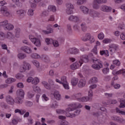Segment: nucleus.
Instances as JSON below:
<instances>
[{
	"label": "nucleus",
	"mask_w": 125,
	"mask_h": 125,
	"mask_svg": "<svg viewBox=\"0 0 125 125\" xmlns=\"http://www.w3.org/2000/svg\"><path fill=\"white\" fill-rule=\"evenodd\" d=\"M93 62L95 63V64L92 65V68L95 69V70H100L101 68H103V65L102 64V62L100 61V60L96 59H92Z\"/></svg>",
	"instance_id": "f257e3e1"
},
{
	"label": "nucleus",
	"mask_w": 125,
	"mask_h": 125,
	"mask_svg": "<svg viewBox=\"0 0 125 125\" xmlns=\"http://www.w3.org/2000/svg\"><path fill=\"white\" fill-rule=\"evenodd\" d=\"M23 99H24V95H17L14 100L15 103H16V104H18L19 105H21V104L23 103Z\"/></svg>",
	"instance_id": "f03ea898"
},
{
	"label": "nucleus",
	"mask_w": 125,
	"mask_h": 125,
	"mask_svg": "<svg viewBox=\"0 0 125 125\" xmlns=\"http://www.w3.org/2000/svg\"><path fill=\"white\" fill-rule=\"evenodd\" d=\"M31 68V65L30 64L26 62H23V64L22 65L21 67V73H24V72H26V70H30V68Z\"/></svg>",
	"instance_id": "7ed1b4c3"
},
{
	"label": "nucleus",
	"mask_w": 125,
	"mask_h": 125,
	"mask_svg": "<svg viewBox=\"0 0 125 125\" xmlns=\"http://www.w3.org/2000/svg\"><path fill=\"white\" fill-rule=\"evenodd\" d=\"M88 61H89V59H88V56L84 55L80 57L79 64H80V66H82L83 63H87L88 62Z\"/></svg>",
	"instance_id": "20e7f679"
},
{
	"label": "nucleus",
	"mask_w": 125,
	"mask_h": 125,
	"mask_svg": "<svg viewBox=\"0 0 125 125\" xmlns=\"http://www.w3.org/2000/svg\"><path fill=\"white\" fill-rule=\"evenodd\" d=\"M0 12L4 16H5L6 17H7L10 15V13H9V11H8V9L6 7H1Z\"/></svg>",
	"instance_id": "39448f33"
},
{
	"label": "nucleus",
	"mask_w": 125,
	"mask_h": 125,
	"mask_svg": "<svg viewBox=\"0 0 125 125\" xmlns=\"http://www.w3.org/2000/svg\"><path fill=\"white\" fill-rule=\"evenodd\" d=\"M92 94L88 95V97H84L81 98H77L79 101H82L83 102H86L87 101H89V100L92 99Z\"/></svg>",
	"instance_id": "423d86ee"
},
{
	"label": "nucleus",
	"mask_w": 125,
	"mask_h": 125,
	"mask_svg": "<svg viewBox=\"0 0 125 125\" xmlns=\"http://www.w3.org/2000/svg\"><path fill=\"white\" fill-rule=\"evenodd\" d=\"M32 42L36 45V46H37V47H40L41 46V40H40L38 38H33L32 40H31Z\"/></svg>",
	"instance_id": "0eeeda50"
},
{
	"label": "nucleus",
	"mask_w": 125,
	"mask_h": 125,
	"mask_svg": "<svg viewBox=\"0 0 125 125\" xmlns=\"http://www.w3.org/2000/svg\"><path fill=\"white\" fill-rule=\"evenodd\" d=\"M68 20L73 22H79L80 21V18L77 16L71 15L68 18Z\"/></svg>",
	"instance_id": "6e6552de"
},
{
	"label": "nucleus",
	"mask_w": 125,
	"mask_h": 125,
	"mask_svg": "<svg viewBox=\"0 0 125 125\" xmlns=\"http://www.w3.org/2000/svg\"><path fill=\"white\" fill-rule=\"evenodd\" d=\"M101 10H102V11H104V12H109V11L112 10V8L107 5H103L101 7Z\"/></svg>",
	"instance_id": "1a4fd4ad"
},
{
	"label": "nucleus",
	"mask_w": 125,
	"mask_h": 125,
	"mask_svg": "<svg viewBox=\"0 0 125 125\" xmlns=\"http://www.w3.org/2000/svg\"><path fill=\"white\" fill-rule=\"evenodd\" d=\"M21 49L22 51H24L25 53L27 54H30L32 52V49L28 46H23L21 47Z\"/></svg>",
	"instance_id": "9d476101"
},
{
	"label": "nucleus",
	"mask_w": 125,
	"mask_h": 125,
	"mask_svg": "<svg viewBox=\"0 0 125 125\" xmlns=\"http://www.w3.org/2000/svg\"><path fill=\"white\" fill-rule=\"evenodd\" d=\"M42 33H43L44 35H48L49 34H51L53 33V29L48 26L47 27V30H42Z\"/></svg>",
	"instance_id": "9b49d317"
},
{
	"label": "nucleus",
	"mask_w": 125,
	"mask_h": 125,
	"mask_svg": "<svg viewBox=\"0 0 125 125\" xmlns=\"http://www.w3.org/2000/svg\"><path fill=\"white\" fill-rule=\"evenodd\" d=\"M6 101L8 104L13 105L14 104L15 100L10 96H8L6 98Z\"/></svg>",
	"instance_id": "f8f14e48"
},
{
	"label": "nucleus",
	"mask_w": 125,
	"mask_h": 125,
	"mask_svg": "<svg viewBox=\"0 0 125 125\" xmlns=\"http://www.w3.org/2000/svg\"><path fill=\"white\" fill-rule=\"evenodd\" d=\"M80 51L77 48H72L69 49L68 53L70 54H78Z\"/></svg>",
	"instance_id": "ddd939ff"
},
{
	"label": "nucleus",
	"mask_w": 125,
	"mask_h": 125,
	"mask_svg": "<svg viewBox=\"0 0 125 125\" xmlns=\"http://www.w3.org/2000/svg\"><path fill=\"white\" fill-rule=\"evenodd\" d=\"M79 63L80 62H76L71 64L70 65V68L71 69V70H76L77 69H78V68H80V66H81V64H80Z\"/></svg>",
	"instance_id": "4468645a"
},
{
	"label": "nucleus",
	"mask_w": 125,
	"mask_h": 125,
	"mask_svg": "<svg viewBox=\"0 0 125 125\" xmlns=\"http://www.w3.org/2000/svg\"><path fill=\"white\" fill-rule=\"evenodd\" d=\"M86 83V81L85 79H81L78 83L79 87H83Z\"/></svg>",
	"instance_id": "2eb2a0df"
},
{
	"label": "nucleus",
	"mask_w": 125,
	"mask_h": 125,
	"mask_svg": "<svg viewBox=\"0 0 125 125\" xmlns=\"http://www.w3.org/2000/svg\"><path fill=\"white\" fill-rule=\"evenodd\" d=\"M80 8L83 12L85 14H87L88 13V8H86V7L84 6H81L80 7Z\"/></svg>",
	"instance_id": "dca6fc26"
},
{
	"label": "nucleus",
	"mask_w": 125,
	"mask_h": 125,
	"mask_svg": "<svg viewBox=\"0 0 125 125\" xmlns=\"http://www.w3.org/2000/svg\"><path fill=\"white\" fill-rule=\"evenodd\" d=\"M17 14L20 16H24L26 14V11L24 10H19L17 11Z\"/></svg>",
	"instance_id": "f3484780"
},
{
	"label": "nucleus",
	"mask_w": 125,
	"mask_h": 125,
	"mask_svg": "<svg viewBox=\"0 0 125 125\" xmlns=\"http://www.w3.org/2000/svg\"><path fill=\"white\" fill-rule=\"evenodd\" d=\"M8 23V21L7 20H5L3 21L0 22V27H2L4 29H5L6 25Z\"/></svg>",
	"instance_id": "a211bd4d"
},
{
	"label": "nucleus",
	"mask_w": 125,
	"mask_h": 125,
	"mask_svg": "<svg viewBox=\"0 0 125 125\" xmlns=\"http://www.w3.org/2000/svg\"><path fill=\"white\" fill-rule=\"evenodd\" d=\"M79 79L78 78H74L71 80L72 85L75 86L78 84Z\"/></svg>",
	"instance_id": "6ab92c4d"
},
{
	"label": "nucleus",
	"mask_w": 125,
	"mask_h": 125,
	"mask_svg": "<svg viewBox=\"0 0 125 125\" xmlns=\"http://www.w3.org/2000/svg\"><path fill=\"white\" fill-rule=\"evenodd\" d=\"M48 11H52V12H55V11H56V7L54 5H49L48 7Z\"/></svg>",
	"instance_id": "aec40b11"
},
{
	"label": "nucleus",
	"mask_w": 125,
	"mask_h": 125,
	"mask_svg": "<svg viewBox=\"0 0 125 125\" xmlns=\"http://www.w3.org/2000/svg\"><path fill=\"white\" fill-rule=\"evenodd\" d=\"M13 28H14L13 25L10 23H8V24L6 25L4 30H9V31H10V30H12Z\"/></svg>",
	"instance_id": "412c9836"
},
{
	"label": "nucleus",
	"mask_w": 125,
	"mask_h": 125,
	"mask_svg": "<svg viewBox=\"0 0 125 125\" xmlns=\"http://www.w3.org/2000/svg\"><path fill=\"white\" fill-rule=\"evenodd\" d=\"M90 16L93 18H96V17H98V13L95 11H91L90 13Z\"/></svg>",
	"instance_id": "4be33fe9"
},
{
	"label": "nucleus",
	"mask_w": 125,
	"mask_h": 125,
	"mask_svg": "<svg viewBox=\"0 0 125 125\" xmlns=\"http://www.w3.org/2000/svg\"><path fill=\"white\" fill-rule=\"evenodd\" d=\"M98 82V79L96 77H93L89 82V83H96Z\"/></svg>",
	"instance_id": "5701e85b"
},
{
	"label": "nucleus",
	"mask_w": 125,
	"mask_h": 125,
	"mask_svg": "<svg viewBox=\"0 0 125 125\" xmlns=\"http://www.w3.org/2000/svg\"><path fill=\"white\" fill-rule=\"evenodd\" d=\"M109 48L113 49V51H116L118 50V45L112 44L109 46Z\"/></svg>",
	"instance_id": "b1692460"
},
{
	"label": "nucleus",
	"mask_w": 125,
	"mask_h": 125,
	"mask_svg": "<svg viewBox=\"0 0 125 125\" xmlns=\"http://www.w3.org/2000/svg\"><path fill=\"white\" fill-rule=\"evenodd\" d=\"M120 104L119 105V108H125V100L123 99L120 100Z\"/></svg>",
	"instance_id": "393cba45"
},
{
	"label": "nucleus",
	"mask_w": 125,
	"mask_h": 125,
	"mask_svg": "<svg viewBox=\"0 0 125 125\" xmlns=\"http://www.w3.org/2000/svg\"><path fill=\"white\" fill-rule=\"evenodd\" d=\"M69 107H70L72 109H74L76 110L77 109V103H73L69 105Z\"/></svg>",
	"instance_id": "a878e982"
},
{
	"label": "nucleus",
	"mask_w": 125,
	"mask_h": 125,
	"mask_svg": "<svg viewBox=\"0 0 125 125\" xmlns=\"http://www.w3.org/2000/svg\"><path fill=\"white\" fill-rule=\"evenodd\" d=\"M19 59H24V58H26L27 57V56L25 54L23 53H20L18 55Z\"/></svg>",
	"instance_id": "bb28decb"
},
{
	"label": "nucleus",
	"mask_w": 125,
	"mask_h": 125,
	"mask_svg": "<svg viewBox=\"0 0 125 125\" xmlns=\"http://www.w3.org/2000/svg\"><path fill=\"white\" fill-rule=\"evenodd\" d=\"M93 8H94V9H98L99 8V5L97 4V1H96V0H94V1Z\"/></svg>",
	"instance_id": "cd10ccee"
},
{
	"label": "nucleus",
	"mask_w": 125,
	"mask_h": 125,
	"mask_svg": "<svg viewBox=\"0 0 125 125\" xmlns=\"http://www.w3.org/2000/svg\"><path fill=\"white\" fill-rule=\"evenodd\" d=\"M5 39V34L2 32H0V41H3Z\"/></svg>",
	"instance_id": "c85d7f7f"
},
{
	"label": "nucleus",
	"mask_w": 125,
	"mask_h": 125,
	"mask_svg": "<svg viewBox=\"0 0 125 125\" xmlns=\"http://www.w3.org/2000/svg\"><path fill=\"white\" fill-rule=\"evenodd\" d=\"M40 83V80L38 78H35V79L33 78V80H32V83L33 84H38Z\"/></svg>",
	"instance_id": "c756f323"
},
{
	"label": "nucleus",
	"mask_w": 125,
	"mask_h": 125,
	"mask_svg": "<svg viewBox=\"0 0 125 125\" xmlns=\"http://www.w3.org/2000/svg\"><path fill=\"white\" fill-rule=\"evenodd\" d=\"M53 40L49 38H46L45 39V42L47 43V44H52V42Z\"/></svg>",
	"instance_id": "7c9ffc66"
},
{
	"label": "nucleus",
	"mask_w": 125,
	"mask_h": 125,
	"mask_svg": "<svg viewBox=\"0 0 125 125\" xmlns=\"http://www.w3.org/2000/svg\"><path fill=\"white\" fill-rule=\"evenodd\" d=\"M31 57L32 58H34V59H38L39 58H40V55L37 54V53H33L31 55Z\"/></svg>",
	"instance_id": "2f4dec72"
},
{
	"label": "nucleus",
	"mask_w": 125,
	"mask_h": 125,
	"mask_svg": "<svg viewBox=\"0 0 125 125\" xmlns=\"http://www.w3.org/2000/svg\"><path fill=\"white\" fill-rule=\"evenodd\" d=\"M111 84V85H113L114 88H115L116 89H118L120 88V87H121V85H120L119 84L116 83V84H114V82H112Z\"/></svg>",
	"instance_id": "473e14b6"
},
{
	"label": "nucleus",
	"mask_w": 125,
	"mask_h": 125,
	"mask_svg": "<svg viewBox=\"0 0 125 125\" xmlns=\"http://www.w3.org/2000/svg\"><path fill=\"white\" fill-rule=\"evenodd\" d=\"M14 38V36L11 32H8L7 34V38L9 39V40H11V39H13Z\"/></svg>",
	"instance_id": "72a5a7b5"
},
{
	"label": "nucleus",
	"mask_w": 125,
	"mask_h": 125,
	"mask_svg": "<svg viewBox=\"0 0 125 125\" xmlns=\"http://www.w3.org/2000/svg\"><path fill=\"white\" fill-rule=\"evenodd\" d=\"M61 82L62 84H63L64 83H67V79H66V77L65 76H62L61 78Z\"/></svg>",
	"instance_id": "f704fd0d"
},
{
	"label": "nucleus",
	"mask_w": 125,
	"mask_h": 125,
	"mask_svg": "<svg viewBox=\"0 0 125 125\" xmlns=\"http://www.w3.org/2000/svg\"><path fill=\"white\" fill-rule=\"evenodd\" d=\"M52 43L55 47H58L59 46V43H58V41L53 40Z\"/></svg>",
	"instance_id": "c9c22d12"
},
{
	"label": "nucleus",
	"mask_w": 125,
	"mask_h": 125,
	"mask_svg": "<svg viewBox=\"0 0 125 125\" xmlns=\"http://www.w3.org/2000/svg\"><path fill=\"white\" fill-rule=\"evenodd\" d=\"M52 96H54L57 100L61 99V95L60 94H53Z\"/></svg>",
	"instance_id": "e433bc0d"
},
{
	"label": "nucleus",
	"mask_w": 125,
	"mask_h": 125,
	"mask_svg": "<svg viewBox=\"0 0 125 125\" xmlns=\"http://www.w3.org/2000/svg\"><path fill=\"white\" fill-rule=\"evenodd\" d=\"M77 3L78 5H81V4H83V3H84V2H86V0H77Z\"/></svg>",
	"instance_id": "4c0bfd02"
},
{
	"label": "nucleus",
	"mask_w": 125,
	"mask_h": 125,
	"mask_svg": "<svg viewBox=\"0 0 125 125\" xmlns=\"http://www.w3.org/2000/svg\"><path fill=\"white\" fill-rule=\"evenodd\" d=\"M25 104L27 107H32V106H33V103L32 102L26 101Z\"/></svg>",
	"instance_id": "58836bf2"
},
{
	"label": "nucleus",
	"mask_w": 125,
	"mask_h": 125,
	"mask_svg": "<svg viewBox=\"0 0 125 125\" xmlns=\"http://www.w3.org/2000/svg\"><path fill=\"white\" fill-rule=\"evenodd\" d=\"M117 113H119V114H121V115H125V111L120 110L118 107L116 109Z\"/></svg>",
	"instance_id": "ea45409f"
},
{
	"label": "nucleus",
	"mask_w": 125,
	"mask_h": 125,
	"mask_svg": "<svg viewBox=\"0 0 125 125\" xmlns=\"http://www.w3.org/2000/svg\"><path fill=\"white\" fill-rule=\"evenodd\" d=\"M81 27L83 32H85V31H86V26H85V23H83L81 24Z\"/></svg>",
	"instance_id": "a19ab883"
},
{
	"label": "nucleus",
	"mask_w": 125,
	"mask_h": 125,
	"mask_svg": "<svg viewBox=\"0 0 125 125\" xmlns=\"http://www.w3.org/2000/svg\"><path fill=\"white\" fill-rule=\"evenodd\" d=\"M96 1L98 4H101V3H106L107 0H96Z\"/></svg>",
	"instance_id": "79ce46f5"
},
{
	"label": "nucleus",
	"mask_w": 125,
	"mask_h": 125,
	"mask_svg": "<svg viewBox=\"0 0 125 125\" xmlns=\"http://www.w3.org/2000/svg\"><path fill=\"white\" fill-rule=\"evenodd\" d=\"M113 63L114 65H116V66H120L121 65V62L118 60H114Z\"/></svg>",
	"instance_id": "37998d69"
},
{
	"label": "nucleus",
	"mask_w": 125,
	"mask_h": 125,
	"mask_svg": "<svg viewBox=\"0 0 125 125\" xmlns=\"http://www.w3.org/2000/svg\"><path fill=\"white\" fill-rule=\"evenodd\" d=\"M27 14L29 16H33L34 15V10L30 9L28 11Z\"/></svg>",
	"instance_id": "c03bdc74"
},
{
	"label": "nucleus",
	"mask_w": 125,
	"mask_h": 125,
	"mask_svg": "<svg viewBox=\"0 0 125 125\" xmlns=\"http://www.w3.org/2000/svg\"><path fill=\"white\" fill-rule=\"evenodd\" d=\"M17 94H25V92L23 89H19L17 91Z\"/></svg>",
	"instance_id": "a18cd8bd"
},
{
	"label": "nucleus",
	"mask_w": 125,
	"mask_h": 125,
	"mask_svg": "<svg viewBox=\"0 0 125 125\" xmlns=\"http://www.w3.org/2000/svg\"><path fill=\"white\" fill-rule=\"evenodd\" d=\"M33 64L35 65L37 68H39L40 67V62L37 61H34L32 62Z\"/></svg>",
	"instance_id": "49530a36"
},
{
	"label": "nucleus",
	"mask_w": 125,
	"mask_h": 125,
	"mask_svg": "<svg viewBox=\"0 0 125 125\" xmlns=\"http://www.w3.org/2000/svg\"><path fill=\"white\" fill-rule=\"evenodd\" d=\"M33 89L35 92H40V91H41V89H40L39 86H34L33 87Z\"/></svg>",
	"instance_id": "de8ad7c7"
},
{
	"label": "nucleus",
	"mask_w": 125,
	"mask_h": 125,
	"mask_svg": "<svg viewBox=\"0 0 125 125\" xmlns=\"http://www.w3.org/2000/svg\"><path fill=\"white\" fill-rule=\"evenodd\" d=\"M23 77H24V76H23V75L22 74H17L16 75V79H18L19 80H21V79L23 78Z\"/></svg>",
	"instance_id": "09e8293b"
},
{
	"label": "nucleus",
	"mask_w": 125,
	"mask_h": 125,
	"mask_svg": "<svg viewBox=\"0 0 125 125\" xmlns=\"http://www.w3.org/2000/svg\"><path fill=\"white\" fill-rule=\"evenodd\" d=\"M67 9H73L74 8V5L71 3H68L66 5Z\"/></svg>",
	"instance_id": "8fccbe9b"
},
{
	"label": "nucleus",
	"mask_w": 125,
	"mask_h": 125,
	"mask_svg": "<svg viewBox=\"0 0 125 125\" xmlns=\"http://www.w3.org/2000/svg\"><path fill=\"white\" fill-rule=\"evenodd\" d=\"M17 87L19 88H23L24 87V84L22 83H19L17 85Z\"/></svg>",
	"instance_id": "3c124183"
},
{
	"label": "nucleus",
	"mask_w": 125,
	"mask_h": 125,
	"mask_svg": "<svg viewBox=\"0 0 125 125\" xmlns=\"http://www.w3.org/2000/svg\"><path fill=\"white\" fill-rule=\"evenodd\" d=\"M98 39H99V40H103V39H104V34L103 33H100L98 35Z\"/></svg>",
	"instance_id": "603ef678"
},
{
	"label": "nucleus",
	"mask_w": 125,
	"mask_h": 125,
	"mask_svg": "<svg viewBox=\"0 0 125 125\" xmlns=\"http://www.w3.org/2000/svg\"><path fill=\"white\" fill-rule=\"evenodd\" d=\"M57 113L58 114H65L66 111H65L64 110L58 109L57 110Z\"/></svg>",
	"instance_id": "864d4df0"
},
{
	"label": "nucleus",
	"mask_w": 125,
	"mask_h": 125,
	"mask_svg": "<svg viewBox=\"0 0 125 125\" xmlns=\"http://www.w3.org/2000/svg\"><path fill=\"white\" fill-rule=\"evenodd\" d=\"M103 73L104 74H108V73H109V68L107 67L104 68L103 69Z\"/></svg>",
	"instance_id": "5fc2aeb1"
},
{
	"label": "nucleus",
	"mask_w": 125,
	"mask_h": 125,
	"mask_svg": "<svg viewBox=\"0 0 125 125\" xmlns=\"http://www.w3.org/2000/svg\"><path fill=\"white\" fill-rule=\"evenodd\" d=\"M73 29L75 31H76V32H80V28L79 27V26H78L77 25H74Z\"/></svg>",
	"instance_id": "6e6d98bb"
},
{
	"label": "nucleus",
	"mask_w": 125,
	"mask_h": 125,
	"mask_svg": "<svg viewBox=\"0 0 125 125\" xmlns=\"http://www.w3.org/2000/svg\"><path fill=\"white\" fill-rule=\"evenodd\" d=\"M48 11H44L42 12V16H47L48 15Z\"/></svg>",
	"instance_id": "4d7b16f0"
},
{
	"label": "nucleus",
	"mask_w": 125,
	"mask_h": 125,
	"mask_svg": "<svg viewBox=\"0 0 125 125\" xmlns=\"http://www.w3.org/2000/svg\"><path fill=\"white\" fill-rule=\"evenodd\" d=\"M118 123L119 124H125V120L124 118H119V120H118Z\"/></svg>",
	"instance_id": "13d9d810"
},
{
	"label": "nucleus",
	"mask_w": 125,
	"mask_h": 125,
	"mask_svg": "<svg viewBox=\"0 0 125 125\" xmlns=\"http://www.w3.org/2000/svg\"><path fill=\"white\" fill-rule=\"evenodd\" d=\"M66 13L68 15L72 14L73 13V9H67Z\"/></svg>",
	"instance_id": "bf43d9fd"
},
{
	"label": "nucleus",
	"mask_w": 125,
	"mask_h": 125,
	"mask_svg": "<svg viewBox=\"0 0 125 125\" xmlns=\"http://www.w3.org/2000/svg\"><path fill=\"white\" fill-rule=\"evenodd\" d=\"M104 43H109V42H111V40L109 39H105L103 40Z\"/></svg>",
	"instance_id": "052dcab7"
},
{
	"label": "nucleus",
	"mask_w": 125,
	"mask_h": 125,
	"mask_svg": "<svg viewBox=\"0 0 125 125\" xmlns=\"http://www.w3.org/2000/svg\"><path fill=\"white\" fill-rule=\"evenodd\" d=\"M119 119H120V117L118 116H113L112 117V120L113 121H115V122H117L118 123L119 122Z\"/></svg>",
	"instance_id": "680f3d73"
},
{
	"label": "nucleus",
	"mask_w": 125,
	"mask_h": 125,
	"mask_svg": "<svg viewBox=\"0 0 125 125\" xmlns=\"http://www.w3.org/2000/svg\"><path fill=\"white\" fill-rule=\"evenodd\" d=\"M92 52L94 53L95 54H97V46H95L93 50H92Z\"/></svg>",
	"instance_id": "e2e57ef3"
},
{
	"label": "nucleus",
	"mask_w": 125,
	"mask_h": 125,
	"mask_svg": "<svg viewBox=\"0 0 125 125\" xmlns=\"http://www.w3.org/2000/svg\"><path fill=\"white\" fill-rule=\"evenodd\" d=\"M42 99L45 100V101H48V100L49 99L47 96H46V95L44 94L42 96Z\"/></svg>",
	"instance_id": "0e129e2a"
},
{
	"label": "nucleus",
	"mask_w": 125,
	"mask_h": 125,
	"mask_svg": "<svg viewBox=\"0 0 125 125\" xmlns=\"http://www.w3.org/2000/svg\"><path fill=\"white\" fill-rule=\"evenodd\" d=\"M59 65H60V62H57L54 63L53 67L54 68H56V67L59 66Z\"/></svg>",
	"instance_id": "69168bd1"
},
{
	"label": "nucleus",
	"mask_w": 125,
	"mask_h": 125,
	"mask_svg": "<svg viewBox=\"0 0 125 125\" xmlns=\"http://www.w3.org/2000/svg\"><path fill=\"white\" fill-rule=\"evenodd\" d=\"M42 59L44 60L45 62H49V59L45 56L43 57Z\"/></svg>",
	"instance_id": "338daca9"
},
{
	"label": "nucleus",
	"mask_w": 125,
	"mask_h": 125,
	"mask_svg": "<svg viewBox=\"0 0 125 125\" xmlns=\"http://www.w3.org/2000/svg\"><path fill=\"white\" fill-rule=\"evenodd\" d=\"M58 106V104H56V102L53 103V104L51 105V108H56Z\"/></svg>",
	"instance_id": "774afa93"
}]
</instances>
